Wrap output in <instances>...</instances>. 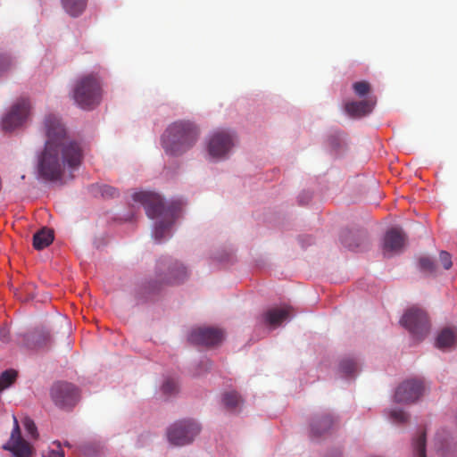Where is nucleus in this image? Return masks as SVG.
Here are the masks:
<instances>
[{"instance_id": "nucleus-1", "label": "nucleus", "mask_w": 457, "mask_h": 457, "mask_svg": "<svg viewBox=\"0 0 457 457\" xmlns=\"http://www.w3.org/2000/svg\"><path fill=\"white\" fill-rule=\"evenodd\" d=\"M43 131L46 137L44 150L37 156V172L46 181H62L65 171L77 170L83 160L84 151L79 141L70 137L61 119L48 114L43 120Z\"/></svg>"}, {"instance_id": "nucleus-2", "label": "nucleus", "mask_w": 457, "mask_h": 457, "mask_svg": "<svg viewBox=\"0 0 457 457\" xmlns=\"http://www.w3.org/2000/svg\"><path fill=\"white\" fill-rule=\"evenodd\" d=\"M198 127L189 120L170 124L162 136V146L169 155L179 156L191 149L199 137Z\"/></svg>"}, {"instance_id": "nucleus-3", "label": "nucleus", "mask_w": 457, "mask_h": 457, "mask_svg": "<svg viewBox=\"0 0 457 457\" xmlns=\"http://www.w3.org/2000/svg\"><path fill=\"white\" fill-rule=\"evenodd\" d=\"M133 200L145 207L148 218H162L161 220L156 222L154 229L155 240L161 242L172 225L174 220L173 212L166 210L161 196L154 193L137 192L133 195Z\"/></svg>"}, {"instance_id": "nucleus-4", "label": "nucleus", "mask_w": 457, "mask_h": 457, "mask_svg": "<svg viewBox=\"0 0 457 457\" xmlns=\"http://www.w3.org/2000/svg\"><path fill=\"white\" fill-rule=\"evenodd\" d=\"M72 97L82 109H92L101 101V85L94 75L79 78L73 87Z\"/></svg>"}, {"instance_id": "nucleus-5", "label": "nucleus", "mask_w": 457, "mask_h": 457, "mask_svg": "<svg viewBox=\"0 0 457 457\" xmlns=\"http://www.w3.org/2000/svg\"><path fill=\"white\" fill-rule=\"evenodd\" d=\"M200 431L201 427L195 420H183L168 428L167 437L171 445L181 446L190 444Z\"/></svg>"}, {"instance_id": "nucleus-6", "label": "nucleus", "mask_w": 457, "mask_h": 457, "mask_svg": "<svg viewBox=\"0 0 457 457\" xmlns=\"http://www.w3.org/2000/svg\"><path fill=\"white\" fill-rule=\"evenodd\" d=\"M401 324L418 339L423 338L429 330L427 313L419 308L409 309L401 319Z\"/></svg>"}, {"instance_id": "nucleus-7", "label": "nucleus", "mask_w": 457, "mask_h": 457, "mask_svg": "<svg viewBox=\"0 0 457 457\" xmlns=\"http://www.w3.org/2000/svg\"><path fill=\"white\" fill-rule=\"evenodd\" d=\"M30 103L27 98L19 99L2 120V128L5 131H12L21 126L29 118Z\"/></svg>"}, {"instance_id": "nucleus-8", "label": "nucleus", "mask_w": 457, "mask_h": 457, "mask_svg": "<svg viewBox=\"0 0 457 457\" xmlns=\"http://www.w3.org/2000/svg\"><path fill=\"white\" fill-rule=\"evenodd\" d=\"M51 397L60 408H71L79 401V392L72 384L58 382L51 388Z\"/></svg>"}, {"instance_id": "nucleus-9", "label": "nucleus", "mask_w": 457, "mask_h": 457, "mask_svg": "<svg viewBox=\"0 0 457 457\" xmlns=\"http://www.w3.org/2000/svg\"><path fill=\"white\" fill-rule=\"evenodd\" d=\"M235 144L234 135L227 130L214 132L208 142V153L213 158H222Z\"/></svg>"}, {"instance_id": "nucleus-10", "label": "nucleus", "mask_w": 457, "mask_h": 457, "mask_svg": "<svg viewBox=\"0 0 457 457\" xmlns=\"http://www.w3.org/2000/svg\"><path fill=\"white\" fill-rule=\"evenodd\" d=\"M224 332L217 328H197L191 331L188 340L195 345L214 346L224 339Z\"/></svg>"}, {"instance_id": "nucleus-11", "label": "nucleus", "mask_w": 457, "mask_h": 457, "mask_svg": "<svg viewBox=\"0 0 457 457\" xmlns=\"http://www.w3.org/2000/svg\"><path fill=\"white\" fill-rule=\"evenodd\" d=\"M424 389L422 381L416 379L406 380L396 388L395 400L399 403H414L422 395Z\"/></svg>"}, {"instance_id": "nucleus-12", "label": "nucleus", "mask_w": 457, "mask_h": 457, "mask_svg": "<svg viewBox=\"0 0 457 457\" xmlns=\"http://www.w3.org/2000/svg\"><path fill=\"white\" fill-rule=\"evenodd\" d=\"M406 237L401 228H393L386 231L383 241L384 255H392L402 251Z\"/></svg>"}, {"instance_id": "nucleus-13", "label": "nucleus", "mask_w": 457, "mask_h": 457, "mask_svg": "<svg viewBox=\"0 0 457 457\" xmlns=\"http://www.w3.org/2000/svg\"><path fill=\"white\" fill-rule=\"evenodd\" d=\"M291 312L292 307L288 305L270 308L263 313V321L266 325L276 328L289 318Z\"/></svg>"}, {"instance_id": "nucleus-14", "label": "nucleus", "mask_w": 457, "mask_h": 457, "mask_svg": "<svg viewBox=\"0 0 457 457\" xmlns=\"http://www.w3.org/2000/svg\"><path fill=\"white\" fill-rule=\"evenodd\" d=\"M376 104V100L368 98L361 101H352L345 104V112L353 117H361L370 113Z\"/></svg>"}, {"instance_id": "nucleus-15", "label": "nucleus", "mask_w": 457, "mask_h": 457, "mask_svg": "<svg viewBox=\"0 0 457 457\" xmlns=\"http://www.w3.org/2000/svg\"><path fill=\"white\" fill-rule=\"evenodd\" d=\"M50 340V333L45 328H36L24 335L28 347L37 348L46 345Z\"/></svg>"}, {"instance_id": "nucleus-16", "label": "nucleus", "mask_w": 457, "mask_h": 457, "mask_svg": "<svg viewBox=\"0 0 457 457\" xmlns=\"http://www.w3.org/2000/svg\"><path fill=\"white\" fill-rule=\"evenodd\" d=\"M186 267L182 264L175 262L169 267V271L161 279L167 285H175L183 282L187 278Z\"/></svg>"}, {"instance_id": "nucleus-17", "label": "nucleus", "mask_w": 457, "mask_h": 457, "mask_svg": "<svg viewBox=\"0 0 457 457\" xmlns=\"http://www.w3.org/2000/svg\"><path fill=\"white\" fill-rule=\"evenodd\" d=\"M335 423L334 419L329 414L316 417L311 424L312 436H320L328 432Z\"/></svg>"}, {"instance_id": "nucleus-18", "label": "nucleus", "mask_w": 457, "mask_h": 457, "mask_svg": "<svg viewBox=\"0 0 457 457\" xmlns=\"http://www.w3.org/2000/svg\"><path fill=\"white\" fill-rule=\"evenodd\" d=\"M54 240V233L49 228H42L33 236V246L37 250H42L48 246Z\"/></svg>"}, {"instance_id": "nucleus-19", "label": "nucleus", "mask_w": 457, "mask_h": 457, "mask_svg": "<svg viewBox=\"0 0 457 457\" xmlns=\"http://www.w3.org/2000/svg\"><path fill=\"white\" fill-rule=\"evenodd\" d=\"M4 448L10 450L15 457H29L31 455V446L22 437H19L10 446Z\"/></svg>"}, {"instance_id": "nucleus-20", "label": "nucleus", "mask_w": 457, "mask_h": 457, "mask_svg": "<svg viewBox=\"0 0 457 457\" xmlns=\"http://www.w3.org/2000/svg\"><path fill=\"white\" fill-rule=\"evenodd\" d=\"M457 336L453 329L445 328L443 329L437 338H436V346L439 349H445L448 347H452L456 344Z\"/></svg>"}, {"instance_id": "nucleus-21", "label": "nucleus", "mask_w": 457, "mask_h": 457, "mask_svg": "<svg viewBox=\"0 0 457 457\" xmlns=\"http://www.w3.org/2000/svg\"><path fill=\"white\" fill-rule=\"evenodd\" d=\"M62 5L71 16L78 17L85 10L87 0H62Z\"/></svg>"}, {"instance_id": "nucleus-22", "label": "nucleus", "mask_w": 457, "mask_h": 457, "mask_svg": "<svg viewBox=\"0 0 457 457\" xmlns=\"http://www.w3.org/2000/svg\"><path fill=\"white\" fill-rule=\"evenodd\" d=\"M413 453L415 457H426V432H420L413 439Z\"/></svg>"}, {"instance_id": "nucleus-23", "label": "nucleus", "mask_w": 457, "mask_h": 457, "mask_svg": "<svg viewBox=\"0 0 457 457\" xmlns=\"http://www.w3.org/2000/svg\"><path fill=\"white\" fill-rule=\"evenodd\" d=\"M420 270L427 275H436L438 267L435 262L428 256L420 257L419 260Z\"/></svg>"}, {"instance_id": "nucleus-24", "label": "nucleus", "mask_w": 457, "mask_h": 457, "mask_svg": "<svg viewBox=\"0 0 457 457\" xmlns=\"http://www.w3.org/2000/svg\"><path fill=\"white\" fill-rule=\"evenodd\" d=\"M223 403L228 410L234 411L241 405L243 400L237 392L231 391L224 394Z\"/></svg>"}, {"instance_id": "nucleus-25", "label": "nucleus", "mask_w": 457, "mask_h": 457, "mask_svg": "<svg viewBox=\"0 0 457 457\" xmlns=\"http://www.w3.org/2000/svg\"><path fill=\"white\" fill-rule=\"evenodd\" d=\"M17 372L14 370H8L0 375V392L10 386L16 379Z\"/></svg>"}, {"instance_id": "nucleus-26", "label": "nucleus", "mask_w": 457, "mask_h": 457, "mask_svg": "<svg viewBox=\"0 0 457 457\" xmlns=\"http://www.w3.org/2000/svg\"><path fill=\"white\" fill-rule=\"evenodd\" d=\"M341 242L350 250H355L360 246L355 235L351 231H345L341 235Z\"/></svg>"}, {"instance_id": "nucleus-27", "label": "nucleus", "mask_w": 457, "mask_h": 457, "mask_svg": "<svg viewBox=\"0 0 457 457\" xmlns=\"http://www.w3.org/2000/svg\"><path fill=\"white\" fill-rule=\"evenodd\" d=\"M340 370L346 375H352L357 370V363L353 359H344L340 362Z\"/></svg>"}, {"instance_id": "nucleus-28", "label": "nucleus", "mask_w": 457, "mask_h": 457, "mask_svg": "<svg viewBox=\"0 0 457 457\" xmlns=\"http://www.w3.org/2000/svg\"><path fill=\"white\" fill-rule=\"evenodd\" d=\"M179 386L178 382L172 378L165 380L162 386L163 394L167 395H172L178 392Z\"/></svg>"}, {"instance_id": "nucleus-29", "label": "nucleus", "mask_w": 457, "mask_h": 457, "mask_svg": "<svg viewBox=\"0 0 457 457\" xmlns=\"http://www.w3.org/2000/svg\"><path fill=\"white\" fill-rule=\"evenodd\" d=\"M353 88L356 95L364 96L370 93V86L367 81H358L353 85Z\"/></svg>"}, {"instance_id": "nucleus-30", "label": "nucleus", "mask_w": 457, "mask_h": 457, "mask_svg": "<svg viewBox=\"0 0 457 457\" xmlns=\"http://www.w3.org/2000/svg\"><path fill=\"white\" fill-rule=\"evenodd\" d=\"M23 426L27 431V433L33 438H37L38 434H37V427L34 423V421L29 418V417H26L24 420H23Z\"/></svg>"}, {"instance_id": "nucleus-31", "label": "nucleus", "mask_w": 457, "mask_h": 457, "mask_svg": "<svg viewBox=\"0 0 457 457\" xmlns=\"http://www.w3.org/2000/svg\"><path fill=\"white\" fill-rule=\"evenodd\" d=\"M55 448H50L46 452H44L43 457H64V453L61 449L60 443H54Z\"/></svg>"}, {"instance_id": "nucleus-32", "label": "nucleus", "mask_w": 457, "mask_h": 457, "mask_svg": "<svg viewBox=\"0 0 457 457\" xmlns=\"http://www.w3.org/2000/svg\"><path fill=\"white\" fill-rule=\"evenodd\" d=\"M439 261L445 270H449L452 267V258L449 253L442 251L439 253Z\"/></svg>"}, {"instance_id": "nucleus-33", "label": "nucleus", "mask_w": 457, "mask_h": 457, "mask_svg": "<svg viewBox=\"0 0 457 457\" xmlns=\"http://www.w3.org/2000/svg\"><path fill=\"white\" fill-rule=\"evenodd\" d=\"M391 418L399 423H404L408 420V415L402 410H394L391 411Z\"/></svg>"}, {"instance_id": "nucleus-34", "label": "nucleus", "mask_w": 457, "mask_h": 457, "mask_svg": "<svg viewBox=\"0 0 457 457\" xmlns=\"http://www.w3.org/2000/svg\"><path fill=\"white\" fill-rule=\"evenodd\" d=\"M12 62L8 55L0 54V74L6 71L11 67Z\"/></svg>"}, {"instance_id": "nucleus-35", "label": "nucleus", "mask_w": 457, "mask_h": 457, "mask_svg": "<svg viewBox=\"0 0 457 457\" xmlns=\"http://www.w3.org/2000/svg\"><path fill=\"white\" fill-rule=\"evenodd\" d=\"M13 423H14V428H13L12 435H11L10 444L13 443L19 437H21L19 423H18V420L15 416H13Z\"/></svg>"}, {"instance_id": "nucleus-36", "label": "nucleus", "mask_w": 457, "mask_h": 457, "mask_svg": "<svg viewBox=\"0 0 457 457\" xmlns=\"http://www.w3.org/2000/svg\"><path fill=\"white\" fill-rule=\"evenodd\" d=\"M104 195H108L112 197L117 195V191L116 189L112 188V187H107L106 189L104 190L103 192Z\"/></svg>"}, {"instance_id": "nucleus-37", "label": "nucleus", "mask_w": 457, "mask_h": 457, "mask_svg": "<svg viewBox=\"0 0 457 457\" xmlns=\"http://www.w3.org/2000/svg\"><path fill=\"white\" fill-rule=\"evenodd\" d=\"M0 339L4 342L8 340V331L5 328L0 329Z\"/></svg>"}]
</instances>
